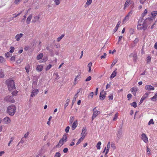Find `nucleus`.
Masks as SVG:
<instances>
[{
	"instance_id": "nucleus-49",
	"label": "nucleus",
	"mask_w": 157,
	"mask_h": 157,
	"mask_svg": "<svg viewBox=\"0 0 157 157\" xmlns=\"http://www.w3.org/2000/svg\"><path fill=\"white\" fill-rule=\"evenodd\" d=\"M75 139H73L72 140V141L71 142V144H70V146H73L75 144V143L74 142L75 141Z\"/></svg>"
},
{
	"instance_id": "nucleus-28",
	"label": "nucleus",
	"mask_w": 157,
	"mask_h": 157,
	"mask_svg": "<svg viewBox=\"0 0 157 157\" xmlns=\"http://www.w3.org/2000/svg\"><path fill=\"white\" fill-rule=\"evenodd\" d=\"M76 122H77V121H74L72 124V129L73 130H74L77 127V125L76 123Z\"/></svg>"
},
{
	"instance_id": "nucleus-27",
	"label": "nucleus",
	"mask_w": 157,
	"mask_h": 157,
	"mask_svg": "<svg viewBox=\"0 0 157 157\" xmlns=\"http://www.w3.org/2000/svg\"><path fill=\"white\" fill-rule=\"evenodd\" d=\"M37 83V81H34L33 82L32 88L33 89L35 88Z\"/></svg>"
},
{
	"instance_id": "nucleus-47",
	"label": "nucleus",
	"mask_w": 157,
	"mask_h": 157,
	"mask_svg": "<svg viewBox=\"0 0 157 157\" xmlns=\"http://www.w3.org/2000/svg\"><path fill=\"white\" fill-rule=\"evenodd\" d=\"M145 98H146L145 97L143 96L142 97L141 99H140V100L139 102V103L140 104H141V103H142Z\"/></svg>"
},
{
	"instance_id": "nucleus-15",
	"label": "nucleus",
	"mask_w": 157,
	"mask_h": 157,
	"mask_svg": "<svg viewBox=\"0 0 157 157\" xmlns=\"http://www.w3.org/2000/svg\"><path fill=\"white\" fill-rule=\"evenodd\" d=\"M121 23V22L120 21H119L118 22L117 25L116 26V27L113 30V32L114 33H115L117 30L118 28Z\"/></svg>"
},
{
	"instance_id": "nucleus-40",
	"label": "nucleus",
	"mask_w": 157,
	"mask_h": 157,
	"mask_svg": "<svg viewBox=\"0 0 157 157\" xmlns=\"http://www.w3.org/2000/svg\"><path fill=\"white\" fill-rule=\"evenodd\" d=\"M29 68H30V66H29V65H27L25 67V70L26 71V72L27 73H28L29 71Z\"/></svg>"
},
{
	"instance_id": "nucleus-34",
	"label": "nucleus",
	"mask_w": 157,
	"mask_h": 157,
	"mask_svg": "<svg viewBox=\"0 0 157 157\" xmlns=\"http://www.w3.org/2000/svg\"><path fill=\"white\" fill-rule=\"evenodd\" d=\"M74 120V117L71 116L70 117L69 122L71 124H72Z\"/></svg>"
},
{
	"instance_id": "nucleus-2",
	"label": "nucleus",
	"mask_w": 157,
	"mask_h": 157,
	"mask_svg": "<svg viewBox=\"0 0 157 157\" xmlns=\"http://www.w3.org/2000/svg\"><path fill=\"white\" fill-rule=\"evenodd\" d=\"M16 109L15 105L9 106L7 108V113L11 116L13 115L15 112Z\"/></svg>"
},
{
	"instance_id": "nucleus-37",
	"label": "nucleus",
	"mask_w": 157,
	"mask_h": 157,
	"mask_svg": "<svg viewBox=\"0 0 157 157\" xmlns=\"http://www.w3.org/2000/svg\"><path fill=\"white\" fill-rule=\"evenodd\" d=\"M131 105L132 106H133L135 108L137 107V103L135 101H133L132 103L131 104Z\"/></svg>"
},
{
	"instance_id": "nucleus-39",
	"label": "nucleus",
	"mask_w": 157,
	"mask_h": 157,
	"mask_svg": "<svg viewBox=\"0 0 157 157\" xmlns=\"http://www.w3.org/2000/svg\"><path fill=\"white\" fill-rule=\"evenodd\" d=\"M137 90H138L136 88L132 87L131 89V91L132 92H136Z\"/></svg>"
},
{
	"instance_id": "nucleus-45",
	"label": "nucleus",
	"mask_w": 157,
	"mask_h": 157,
	"mask_svg": "<svg viewBox=\"0 0 157 157\" xmlns=\"http://www.w3.org/2000/svg\"><path fill=\"white\" fill-rule=\"evenodd\" d=\"M151 15L153 17H155L157 14V11H154L151 13Z\"/></svg>"
},
{
	"instance_id": "nucleus-23",
	"label": "nucleus",
	"mask_w": 157,
	"mask_h": 157,
	"mask_svg": "<svg viewBox=\"0 0 157 157\" xmlns=\"http://www.w3.org/2000/svg\"><path fill=\"white\" fill-rule=\"evenodd\" d=\"M43 56V53H40L36 57V59L37 60H39L42 59Z\"/></svg>"
},
{
	"instance_id": "nucleus-35",
	"label": "nucleus",
	"mask_w": 157,
	"mask_h": 157,
	"mask_svg": "<svg viewBox=\"0 0 157 157\" xmlns=\"http://www.w3.org/2000/svg\"><path fill=\"white\" fill-rule=\"evenodd\" d=\"M4 77V74L2 70H0V78H3Z\"/></svg>"
},
{
	"instance_id": "nucleus-18",
	"label": "nucleus",
	"mask_w": 157,
	"mask_h": 157,
	"mask_svg": "<svg viewBox=\"0 0 157 157\" xmlns=\"http://www.w3.org/2000/svg\"><path fill=\"white\" fill-rule=\"evenodd\" d=\"M144 20V17L142 16L139 20L138 21V25L139 26H141L142 25L141 23Z\"/></svg>"
},
{
	"instance_id": "nucleus-59",
	"label": "nucleus",
	"mask_w": 157,
	"mask_h": 157,
	"mask_svg": "<svg viewBox=\"0 0 157 157\" xmlns=\"http://www.w3.org/2000/svg\"><path fill=\"white\" fill-rule=\"evenodd\" d=\"M39 77L36 76H34L33 77V79L35 80V81H37Z\"/></svg>"
},
{
	"instance_id": "nucleus-3",
	"label": "nucleus",
	"mask_w": 157,
	"mask_h": 157,
	"mask_svg": "<svg viewBox=\"0 0 157 157\" xmlns=\"http://www.w3.org/2000/svg\"><path fill=\"white\" fill-rule=\"evenodd\" d=\"M143 23L142 24V26H139L137 25V29L139 30H141L143 29L144 31H145L147 28V25L146 22H144V21L143 22Z\"/></svg>"
},
{
	"instance_id": "nucleus-50",
	"label": "nucleus",
	"mask_w": 157,
	"mask_h": 157,
	"mask_svg": "<svg viewBox=\"0 0 157 157\" xmlns=\"http://www.w3.org/2000/svg\"><path fill=\"white\" fill-rule=\"evenodd\" d=\"M52 66L51 64H49L46 68V70L47 71L49 70L51 68Z\"/></svg>"
},
{
	"instance_id": "nucleus-12",
	"label": "nucleus",
	"mask_w": 157,
	"mask_h": 157,
	"mask_svg": "<svg viewBox=\"0 0 157 157\" xmlns=\"http://www.w3.org/2000/svg\"><path fill=\"white\" fill-rule=\"evenodd\" d=\"M40 18V17L39 15H36L33 18L32 22L35 23L36 21H38Z\"/></svg>"
},
{
	"instance_id": "nucleus-22",
	"label": "nucleus",
	"mask_w": 157,
	"mask_h": 157,
	"mask_svg": "<svg viewBox=\"0 0 157 157\" xmlns=\"http://www.w3.org/2000/svg\"><path fill=\"white\" fill-rule=\"evenodd\" d=\"M157 93H155V95L152 97L151 98V100L154 101H156L157 100Z\"/></svg>"
},
{
	"instance_id": "nucleus-6",
	"label": "nucleus",
	"mask_w": 157,
	"mask_h": 157,
	"mask_svg": "<svg viewBox=\"0 0 157 157\" xmlns=\"http://www.w3.org/2000/svg\"><path fill=\"white\" fill-rule=\"evenodd\" d=\"M141 139L146 143L148 141V138L146 134L144 133L142 134Z\"/></svg>"
},
{
	"instance_id": "nucleus-44",
	"label": "nucleus",
	"mask_w": 157,
	"mask_h": 157,
	"mask_svg": "<svg viewBox=\"0 0 157 157\" xmlns=\"http://www.w3.org/2000/svg\"><path fill=\"white\" fill-rule=\"evenodd\" d=\"M10 51H9L11 53H12L13 52L15 48H14V47L11 46L10 47Z\"/></svg>"
},
{
	"instance_id": "nucleus-17",
	"label": "nucleus",
	"mask_w": 157,
	"mask_h": 157,
	"mask_svg": "<svg viewBox=\"0 0 157 157\" xmlns=\"http://www.w3.org/2000/svg\"><path fill=\"white\" fill-rule=\"evenodd\" d=\"M117 70V69H116V70L113 72L110 77V79H112L116 76L117 74V72L116 71Z\"/></svg>"
},
{
	"instance_id": "nucleus-32",
	"label": "nucleus",
	"mask_w": 157,
	"mask_h": 157,
	"mask_svg": "<svg viewBox=\"0 0 157 157\" xmlns=\"http://www.w3.org/2000/svg\"><path fill=\"white\" fill-rule=\"evenodd\" d=\"M101 144V142L100 141L98 142L96 145V147L98 149H100L101 148L100 145Z\"/></svg>"
},
{
	"instance_id": "nucleus-57",
	"label": "nucleus",
	"mask_w": 157,
	"mask_h": 157,
	"mask_svg": "<svg viewBox=\"0 0 157 157\" xmlns=\"http://www.w3.org/2000/svg\"><path fill=\"white\" fill-rule=\"evenodd\" d=\"M54 2L56 5H59L60 3V0H55Z\"/></svg>"
},
{
	"instance_id": "nucleus-38",
	"label": "nucleus",
	"mask_w": 157,
	"mask_h": 157,
	"mask_svg": "<svg viewBox=\"0 0 157 157\" xmlns=\"http://www.w3.org/2000/svg\"><path fill=\"white\" fill-rule=\"evenodd\" d=\"M64 36V35L62 34L61 35V36L59 37L57 39V41L58 42L59 41L61 40L62 38Z\"/></svg>"
},
{
	"instance_id": "nucleus-19",
	"label": "nucleus",
	"mask_w": 157,
	"mask_h": 157,
	"mask_svg": "<svg viewBox=\"0 0 157 157\" xmlns=\"http://www.w3.org/2000/svg\"><path fill=\"white\" fill-rule=\"evenodd\" d=\"M43 69V66L41 65H38L36 67V70L40 72Z\"/></svg>"
},
{
	"instance_id": "nucleus-55",
	"label": "nucleus",
	"mask_w": 157,
	"mask_h": 157,
	"mask_svg": "<svg viewBox=\"0 0 157 157\" xmlns=\"http://www.w3.org/2000/svg\"><path fill=\"white\" fill-rule=\"evenodd\" d=\"M70 127L69 126H67L65 130V132L66 133H67L69 132Z\"/></svg>"
},
{
	"instance_id": "nucleus-46",
	"label": "nucleus",
	"mask_w": 157,
	"mask_h": 157,
	"mask_svg": "<svg viewBox=\"0 0 157 157\" xmlns=\"http://www.w3.org/2000/svg\"><path fill=\"white\" fill-rule=\"evenodd\" d=\"M61 156L59 152H57L56 153L54 157H60Z\"/></svg>"
},
{
	"instance_id": "nucleus-8",
	"label": "nucleus",
	"mask_w": 157,
	"mask_h": 157,
	"mask_svg": "<svg viewBox=\"0 0 157 157\" xmlns=\"http://www.w3.org/2000/svg\"><path fill=\"white\" fill-rule=\"evenodd\" d=\"M121 130V129L119 130L117 133V139L118 140H119L121 137L122 135Z\"/></svg>"
},
{
	"instance_id": "nucleus-64",
	"label": "nucleus",
	"mask_w": 157,
	"mask_h": 157,
	"mask_svg": "<svg viewBox=\"0 0 157 157\" xmlns=\"http://www.w3.org/2000/svg\"><path fill=\"white\" fill-rule=\"evenodd\" d=\"M10 60L12 61H15V56H12L10 59Z\"/></svg>"
},
{
	"instance_id": "nucleus-42",
	"label": "nucleus",
	"mask_w": 157,
	"mask_h": 157,
	"mask_svg": "<svg viewBox=\"0 0 157 157\" xmlns=\"http://www.w3.org/2000/svg\"><path fill=\"white\" fill-rule=\"evenodd\" d=\"M147 63H148L150 62L151 59V57L150 56H148L147 57Z\"/></svg>"
},
{
	"instance_id": "nucleus-20",
	"label": "nucleus",
	"mask_w": 157,
	"mask_h": 157,
	"mask_svg": "<svg viewBox=\"0 0 157 157\" xmlns=\"http://www.w3.org/2000/svg\"><path fill=\"white\" fill-rule=\"evenodd\" d=\"M32 18V15H30L27 18L26 22L27 24H29L30 23L31 20Z\"/></svg>"
},
{
	"instance_id": "nucleus-30",
	"label": "nucleus",
	"mask_w": 157,
	"mask_h": 157,
	"mask_svg": "<svg viewBox=\"0 0 157 157\" xmlns=\"http://www.w3.org/2000/svg\"><path fill=\"white\" fill-rule=\"evenodd\" d=\"M86 132V128L84 127L82 129V132L81 133V135L82 136H84V134H85ZM85 135H84L85 136Z\"/></svg>"
},
{
	"instance_id": "nucleus-5",
	"label": "nucleus",
	"mask_w": 157,
	"mask_h": 157,
	"mask_svg": "<svg viewBox=\"0 0 157 157\" xmlns=\"http://www.w3.org/2000/svg\"><path fill=\"white\" fill-rule=\"evenodd\" d=\"M106 93V92H104L103 91L100 93L99 97L101 100H104L105 97V95Z\"/></svg>"
},
{
	"instance_id": "nucleus-16",
	"label": "nucleus",
	"mask_w": 157,
	"mask_h": 157,
	"mask_svg": "<svg viewBox=\"0 0 157 157\" xmlns=\"http://www.w3.org/2000/svg\"><path fill=\"white\" fill-rule=\"evenodd\" d=\"M64 142V141L60 139L58 144L56 146V147H61L63 145Z\"/></svg>"
},
{
	"instance_id": "nucleus-52",
	"label": "nucleus",
	"mask_w": 157,
	"mask_h": 157,
	"mask_svg": "<svg viewBox=\"0 0 157 157\" xmlns=\"http://www.w3.org/2000/svg\"><path fill=\"white\" fill-rule=\"evenodd\" d=\"M91 79V77L90 76L88 77L85 80L86 82H87L90 80Z\"/></svg>"
},
{
	"instance_id": "nucleus-33",
	"label": "nucleus",
	"mask_w": 157,
	"mask_h": 157,
	"mask_svg": "<svg viewBox=\"0 0 157 157\" xmlns=\"http://www.w3.org/2000/svg\"><path fill=\"white\" fill-rule=\"evenodd\" d=\"M133 60L134 62H136L137 59V56L136 54H134L133 55Z\"/></svg>"
},
{
	"instance_id": "nucleus-43",
	"label": "nucleus",
	"mask_w": 157,
	"mask_h": 157,
	"mask_svg": "<svg viewBox=\"0 0 157 157\" xmlns=\"http://www.w3.org/2000/svg\"><path fill=\"white\" fill-rule=\"evenodd\" d=\"M147 13V10L146 9H145L144 10V12L142 14V17H144V16Z\"/></svg>"
},
{
	"instance_id": "nucleus-51",
	"label": "nucleus",
	"mask_w": 157,
	"mask_h": 157,
	"mask_svg": "<svg viewBox=\"0 0 157 157\" xmlns=\"http://www.w3.org/2000/svg\"><path fill=\"white\" fill-rule=\"evenodd\" d=\"M92 2V0H87L86 4L88 5H90Z\"/></svg>"
},
{
	"instance_id": "nucleus-31",
	"label": "nucleus",
	"mask_w": 157,
	"mask_h": 157,
	"mask_svg": "<svg viewBox=\"0 0 157 157\" xmlns=\"http://www.w3.org/2000/svg\"><path fill=\"white\" fill-rule=\"evenodd\" d=\"M22 13V11H21L17 14H13V15H14V16L12 17V20H13L14 18H16L17 17L20 15L21 13Z\"/></svg>"
},
{
	"instance_id": "nucleus-53",
	"label": "nucleus",
	"mask_w": 157,
	"mask_h": 157,
	"mask_svg": "<svg viewBox=\"0 0 157 157\" xmlns=\"http://www.w3.org/2000/svg\"><path fill=\"white\" fill-rule=\"evenodd\" d=\"M109 98V100H113V94H110L109 96H108Z\"/></svg>"
},
{
	"instance_id": "nucleus-62",
	"label": "nucleus",
	"mask_w": 157,
	"mask_h": 157,
	"mask_svg": "<svg viewBox=\"0 0 157 157\" xmlns=\"http://www.w3.org/2000/svg\"><path fill=\"white\" fill-rule=\"evenodd\" d=\"M14 138H12V137L11 139H10V141H9V143H8V146H10V144L11 143V142H12Z\"/></svg>"
},
{
	"instance_id": "nucleus-7",
	"label": "nucleus",
	"mask_w": 157,
	"mask_h": 157,
	"mask_svg": "<svg viewBox=\"0 0 157 157\" xmlns=\"http://www.w3.org/2000/svg\"><path fill=\"white\" fill-rule=\"evenodd\" d=\"M152 21V19L148 17V18L145 19L144 21V22H146V23L147 25V27H148V25L151 24Z\"/></svg>"
},
{
	"instance_id": "nucleus-9",
	"label": "nucleus",
	"mask_w": 157,
	"mask_h": 157,
	"mask_svg": "<svg viewBox=\"0 0 157 157\" xmlns=\"http://www.w3.org/2000/svg\"><path fill=\"white\" fill-rule=\"evenodd\" d=\"M100 113V112L99 111H94L92 117V120H93Z\"/></svg>"
},
{
	"instance_id": "nucleus-63",
	"label": "nucleus",
	"mask_w": 157,
	"mask_h": 157,
	"mask_svg": "<svg viewBox=\"0 0 157 157\" xmlns=\"http://www.w3.org/2000/svg\"><path fill=\"white\" fill-rule=\"evenodd\" d=\"M111 147L112 148H113L114 149H116V148L115 145L113 143H112L111 144Z\"/></svg>"
},
{
	"instance_id": "nucleus-54",
	"label": "nucleus",
	"mask_w": 157,
	"mask_h": 157,
	"mask_svg": "<svg viewBox=\"0 0 157 157\" xmlns=\"http://www.w3.org/2000/svg\"><path fill=\"white\" fill-rule=\"evenodd\" d=\"M5 57L6 58H9L10 56V54L9 52H7L5 54Z\"/></svg>"
},
{
	"instance_id": "nucleus-60",
	"label": "nucleus",
	"mask_w": 157,
	"mask_h": 157,
	"mask_svg": "<svg viewBox=\"0 0 157 157\" xmlns=\"http://www.w3.org/2000/svg\"><path fill=\"white\" fill-rule=\"evenodd\" d=\"M129 18V17H128V16H126L125 17L123 21H124L125 20H128Z\"/></svg>"
},
{
	"instance_id": "nucleus-26",
	"label": "nucleus",
	"mask_w": 157,
	"mask_h": 157,
	"mask_svg": "<svg viewBox=\"0 0 157 157\" xmlns=\"http://www.w3.org/2000/svg\"><path fill=\"white\" fill-rule=\"evenodd\" d=\"M139 40L137 38H136L135 40L133 41V44L132 45V47L135 46L136 44L138 42Z\"/></svg>"
},
{
	"instance_id": "nucleus-14",
	"label": "nucleus",
	"mask_w": 157,
	"mask_h": 157,
	"mask_svg": "<svg viewBox=\"0 0 157 157\" xmlns=\"http://www.w3.org/2000/svg\"><path fill=\"white\" fill-rule=\"evenodd\" d=\"M10 120L8 117H6L3 119V122L5 123H9L10 122Z\"/></svg>"
},
{
	"instance_id": "nucleus-24",
	"label": "nucleus",
	"mask_w": 157,
	"mask_h": 157,
	"mask_svg": "<svg viewBox=\"0 0 157 157\" xmlns=\"http://www.w3.org/2000/svg\"><path fill=\"white\" fill-rule=\"evenodd\" d=\"M61 139L64 142H66L67 140V136L66 134H64L63 136V137Z\"/></svg>"
},
{
	"instance_id": "nucleus-4",
	"label": "nucleus",
	"mask_w": 157,
	"mask_h": 157,
	"mask_svg": "<svg viewBox=\"0 0 157 157\" xmlns=\"http://www.w3.org/2000/svg\"><path fill=\"white\" fill-rule=\"evenodd\" d=\"M5 100L6 101L10 102L11 103H14L15 102V100L12 96H8L5 97Z\"/></svg>"
},
{
	"instance_id": "nucleus-58",
	"label": "nucleus",
	"mask_w": 157,
	"mask_h": 157,
	"mask_svg": "<svg viewBox=\"0 0 157 157\" xmlns=\"http://www.w3.org/2000/svg\"><path fill=\"white\" fill-rule=\"evenodd\" d=\"M117 61L116 60H114L111 64V67H113L117 63Z\"/></svg>"
},
{
	"instance_id": "nucleus-61",
	"label": "nucleus",
	"mask_w": 157,
	"mask_h": 157,
	"mask_svg": "<svg viewBox=\"0 0 157 157\" xmlns=\"http://www.w3.org/2000/svg\"><path fill=\"white\" fill-rule=\"evenodd\" d=\"M106 56V54L105 53H104V55L101 56V59H105V58Z\"/></svg>"
},
{
	"instance_id": "nucleus-36",
	"label": "nucleus",
	"mask_w": 157,
	"mask_h": 157,
	"mask_svg": "<svg viewBox=\"0 0 157 157\" xmlns=\"http://www.w3.org/2000/svg\"><path fill=\"white\" fill-rule=\"evenodd\" d=\"M130 8L132 9H133L134 7V2L133 1H131L130 3Z\"/></svg>"
},
{
	"instance_id": "nucleus-29",
	"label": "nucleus",
	"mask_w": 157,
	"mask_h": 157,
	"mask_svg": "<svg viewBox=\"0 0 157 157\" xmlns=\"http://www.w3.org/2000/svg\"><path fill=\"white\" fill-rule=\"evenodd\" d=\"M6 61V60L2 56H0V63H3Z\"/></svg>"
},
{
	"instance_id": "nucleus-10",
	"label": "nucleus",
	"mask_w": 157,
	"mask_h": 157,
	"mask_svg": "<svg viewBox=\"0 0 157 157\" xmlns=\"http://www.w3.org/2000/svg\"><path fill=\"white\" fill-rule=\"evenodd\" d=\"M39 92V90H33L32 92H31L30 97H33L35 96Z\"/></svg>"
},
{
	"instance_id": "nucleus-25",
	"label": "nucleus",
	"mask_w": 157,
	"mask_h": 157,
	"mask_svg": "<svg viewBox=\"0 0 157 157\" xmlns=\"http://www.w3.org/2000/svg\"><path fill=\"white\" fill-rule=\"evenodd\" d=\"M131 0H127L126 2H125L124 5V9H125L126 7H127L128 6L129 3L130 2Z\"/></svg>"
},
{
	"instance_id": "nucleus-1",
	"label": "nucleus",
	"mask_w": 157,
	"mask_h": 157,
	"mask_svg": "<svg viewBox=\"0 0 157 157\" xmlns=\"http://www.w3.org/2000/svg\"><path fill=\"white\" fill-rule=\"evenodd\" d=\"M6 83L7 86L8 90L9 91L16 89L15 86L14 82L13 80L11 79H8L6 81Z\"/></svg>"
},
{
	"instance_id": "nucleus-56",
	"label": "nucleus",
	"mask_w": 157,
	"mask_h": 157,
	"mask_svg": "<svg viewBox=\"0 0 157 157\" xmlns=\"http://www.w3.org/2000/svg\"><path fill=\"white\" fill-rule=\"evenodd\" d=\"M18 92V91H14L12 92V94L13 95H13L15 96L17 95V93Z\"/></svg>"
},
{
	"instance_id": "nucleus-13",
	"label": "nucleus",
	"mask_w": 157,
	"mask_h": 157,
	"mask_svg": "<svg viewBox=\"0 0 157 157\" xmlns=\"http://www.w3.org/2000/svg\"><path fill=\"white\" fill-rule=\"evenodd\" d=\"M23 35V34L21 33L17 34L15 36V38L16 39L17 41H19L20 38L22 37Z\"/></svg>"
},
{
	"instance_id": "nucleus-41",
	"label": "nucleus",
	"mask_w": 157,
	"mask_h": 157,
	"mask_svg": "<svg viewBox=\"0 0 157 157\" xmlns=\"http://www.w3.org/2000/svg\"><path fill=\"white\" fill-rule=\"evenodd\" d=\"M118 113H116L114 115V117L113 119V121H116L117 118L118 116Z\"/></svg>"
},
{
	"instance_id": "nucleus-21",
	"label": "nucleus",
	"mask_w": 157,
	"mask_h": 157,
	"mask_svg": "<svg viewBox=\"0 0 157 157\" xmlns=\"http://www.w3.org/2000/svg\"><path fill=\"white\" fill-rule=\"evenodd\" d=\"M85 136L86 135H85L84 136H82V137L78 140V142L76 144V145H77L79 144L83 140Z\"/></svg>"
},
{
	"instance_id": "nucleus-11",
	"label": "nucleus",
	"mask_w": 157,
	"mask_h": 157,
	"mask_svg": "<svg viewBox=\"0 0 157 157\" xmlns=\"http://www.w3.org/2000/svg\"><path fill=\"white\" fill-rule=\"evenodd\" d=\"M145 89L148 90H154V88L151 85H147L145 86Z\"/></svg>"
},
{
	"instance_id": "nucleus-48",
	"label": "nucleus",
	"mask_w": 157,
	"mask_h": 157,
	"mask_svg": "<svg viewBox=\"0 0 157 157\" xmlns=\"http://www.w3.org/2000/svg\"><path fill=\"white\" fill-rule=\"evenodd\" d=\"M154 124V122L153 121V119H151L150 121H149L148 123V125H150L151 124Z\"/></svg>"
}]
</instances>
